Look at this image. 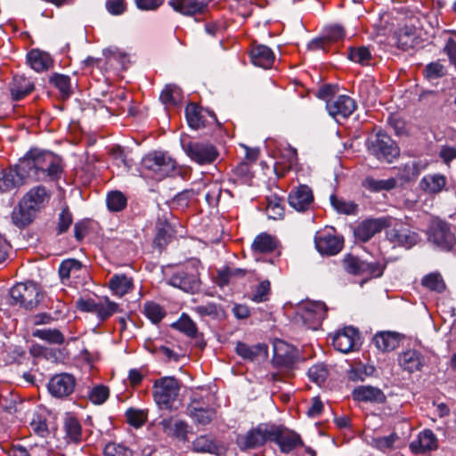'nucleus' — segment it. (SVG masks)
<instances>
[{"label":"nucleus","mask_w":456,"mask_h":456,"mask_svg":"<svg viewBox=\"0 0 456 456\" xmlns=\"http://www.w3.org/2000/svg\"><path fill=\"white\" fill-rule=\"evenodd\" d=\"M61 172V160L58 156L38 149L30 150L14 167L0 171V193L29 182L56 180Z\"/></svg>","instance_id":"f257e3e1"},{"label":"nucleus","mask_w":456,"mask_h":456,"mask_svg":"<svg viewBox=\"0 0 456 456\" xmlns=\"http://www.w3.org/2000/svg\"><path fill=\"white\" fill-rule=\"evenodd\" d=\"M51 198V192L45 186L38 185L31 188L21 199L19 206L12 213L15 225L23 227L29 224L36 215L43 209Z\"/></svg>","instance_id":"f03ea898"},{"label":"nucleus","mask_w":456,"mask_h":456,"mask_svg":"<svg viewBox=\"0 0 456 456\" xmlns=\"http://www.w3.org/2000/svg\"><path fill=\"white\" fill-rule=\"evenodd\" d=\"M366 146L369 153L382 162L392 163L400 156L396 142L382 131L369 136Z\"/></svg>","instance_id":"7ed1b4c3"},{"label":"nucleus","mask_w":456,"mask_h":456,"mask_svg":"<svg viewBox=\"0 0 456 456\" xmlns=\"http://www.w3.org/2000/svg\"><path fill=\"white\" fill-rule=\"evenodd\" d=\"M428 240L442 251H450L456 244V236L452 227L440 219H433L427 231Z\"/></svg>","instance_id":"20e7f679"},{"label":"nucleus","mask_w":456,"mask_h":456,"mask_svg":"<svg viewBox=\"0 0 456 456\" xmlns=\"http://www.w3.org/2000/svg\"><path fill=\"white\" fill-rule=\"evenodd\" d=\"M180 383L174 377L156 379L153 384V397L161 409H171L180 392Z\"/></svg>","instance_id":"39448f33"},{"label":"nucleus","mask_w":456,"mask_h":456,"mask_svg":"<svg viewBox=\"0 0 456 456\" xmlns=\"http://www.w3.org/2000/svg\"><path fill=\"white\" fill-rule=\"evenodd\" d=\"M142 165L145 169L152 172L158 180L173 175L176 169V161L163 151H153L147 154L142 159Z\"/></svg>","instance_id":"423d86ee"},{"label":"nucleus","mask_w":456,"mask_h":456,"mask_svg":"<svg viewBox=\"0 0 456 456\" xmlns=\"http://www.w3.org/2000/svg\"><path fill=\"white\" fill-rule=\"evenodd\" d=\"M344 270L354 275H362L366 278H378L383 274L385 265L378 261H366L353 255H346L342 260Z\"/></svg>","instance_id":"0eeeda50"},{"label":"nucleus","mask_w":456,"mask_h":456,"mask_svg":"<svg viewBox=\"0 0 456 456\" xmlns=\"http://www.w3.org/2000/svg\"><path fill=\"white\" fill-rule=\"evenodd\" d=\"M12 305L26 309L35 308L42 298L38 286L34 282H22L13 286L10 291Z\"/></svg>","instance_id":"6e6552de"},{"label":"nucleus","mask_w":456,"mask_h":456,"mask_svg":"<svg viewBox=\"0 0 456 456\" xmlns=\"http://www.w3.org/2000/svg\"><path fill=\"white\" fill-rule=\"evenodd\" d=\"M186 155L199 165H209L219 156L216 147L209 142L191 140L183 142Z\"/></svg>","instance_id":"1a4fd4ad"},{"label":"nucleus","mask_w":456,"mask_h":456,"mask_svg":"<svg viewBox=\"0 0 456 456\" xmlns=\"http://www.w3.org/2000/svg\"><path fill=\"white\" fill-rule=\"evenodd\" d=\"M199 263L192 262L175 272L168 279V284L186 292H194L200 288Z\"/></svg>","instance_id":"9d476101"},{"label":"nucleus","mask_w":456,"mask_h":456,"mask_svg":"<svg viewBox=\"0 0 456 456\" xmlns=\"http://www.w3.org/2000/svg\"><path fill=\"white\" fill-rule=\"evenodd\" d=\"M327 306L321 301H307L298 307V316L306 328L317 330L326 317Z\"/></svg>","instance_id":"9b49d317"},{"label":"nucleus","mask_w":456,"mask_h":456,"mask_svg":"<svg viewBox=\"0 0 456 456\" xmlns=\"http://www.w3.org/2000/svg\"><path fill=\"white\" fill-rule=\"evenodd\" d=\"M271 441L274 442L282 453L289 454L297 447L304 446L299 434L295 431L273 426L271 429Z\"/></svg>","instance_id":"f8f14e48"},{"label":"nucleus","mask_w":456,"mask_h":456,"mask_svg":"<svg viewBox=\"0 0 456 456\" xmlns=\"http://www.w3.org/2000/svg\"><path fill=\"white\" fill-rule=\"evenodd\" d=\"M272 428L273 426L267 424H260L246 434L240 435L237 437V444L241 450L262 446L267 440L271 441Z\"/></svg>","instance_id":"ddd939ff"},{"label":"nucleus","mask_w":456,"mask_h":456,"mask_svg":"<svg viewBox=\"0 0 456 456\" xmlns=\"http://www.w3.org/2000/svg\"><path fill=\"white\" fill-rule=\"evenodd\" d=\"M315 247L322 255L334 256L340 252L344 240L332 228L318 232L314 238Z\"/></svg>","instance_id":"4468645a"},{"label":"nucleus","mask_w":456,"mask_h":456,"mask_svg":"<svg viewBox=\"0 0 456 456\" xmlns=\"http://www.w3.org/2000/svg\"><path fill=\"white\" fill-rule=\"evenodd\" d=\"M391 222L392 218L389 216L367 219L354 229V237L362 242H366L384 228L391 226Z\"/></svg>","instance_id":"2eb2a0df"},{"label":"nucleus","mask_w":456,"mask_h":456,"mask_svg":"<svg viewBox=\"0 0 456 456\" xmlns=\"http://www.w3.org/2000/svg\"><path fill=\"white\" fill-rule=\"evenodd\" d=\"M326 109L334 118H346L355 110L356 103L350 96L341 94L328 99Z\"/></svg>","instance_id":"dca6fc26"},{"label":"nucleus","mask_w":456,"mask_h":456,"mask_svg":"<svg viewBox=\"0 0 456 456\" xmlns=\"http://www.w3.org/2000/svg\"><path fill=\"white\" fill-rule=\"evenodd\" d=\"M188 414L197 425L206 426L216 418V410L205 405L200 396L194 395L187 407Z\"/></svg>","instance_id":"f3484780"},{"label":"nucleus","mask_w":456,"mask_h":456,"mask_svg":"<svg viewBox=\"0 0 456 456\" xmlns=\"http://www.w3.org/2000/svg\"><path fill=\"white\" fill-rule=\"evenodd\" d=\"M75 378L67 373L57 374L48 382L49 393L56 398L69 396L75 389Z\"/></svg>","instance_id":"a211bd4d"},{"label":"nucleus","mask_w":456,"mask_h":456,"mask_svg":"<svg viewBox=\"0 0 456 456\" xmlns=\"http://www.w3.org/2000/svg\"><path fill=\"white\" fill-rule=\"evenodd\" d=\"M273 362L274 364L289 367L295 362L297 357V351L293 346L283 340L276 339L273 342Z\"/></svg>","instance_id":"6ab92c4d"},{"label":"nucleus","mask_w":456,"mask_h":456,"mask_svg":"<svg viewBox=\"0 0 456 456\" xmlns=\"http://www.w3.org/2000/svg\"><path fill=\"white\" fill-rule=\"evenodd\" d=\"M387 238L392 243L405 248H411L419 240L418 233L403 225L394 226L387 230Z\"/></svg>","instance_id":"aec40b11"},{"label":"nucleus","mask_w":456,"mask_h":456,"mask_svg":"<svg viewBox=\"0 0 456 456\" xmlns=\"http://www.w3.org/2000/svg\"><path fill=\"white\" fill-rule=\"evenodd\" d=\"M359 338V332L353 327H346L338 331L332 338V344L336 350L346 354L352 351Z\"/></svg>","instance_id":"412c9836"},{"label":"nucleus","mask_w":456,"mask_h":456,"mask_svg":"<svg viewBox=\"0 0 456 456\" xmlns=\"http://www.w3.org/2000/svg\"><path fill=\"white\" fill-rule=\"evenodd\" d=\"M297 151L295 148L288 145L281 151L274 170L279 176H284L289 170L297 168Z\"/></svg>","instance_id":"4be33fe9"},{"label":"nucleus","mask_w":456,"mask_h":456,"mask_svg":"<svg viewBox=\"0 0 456 456\" xmlns=\"http://www.w3.org/2000/svg\"><path fill=\"white\" fill-rule=\"evenodd\" d=\"M346 37L345 29L340 25H330L325 28L324 36L312 40L307 48L311 51L325 50V45L328 42H337Z\"/></svg>","instance_id":"5701e85b"},{"label":"nucleus","mask_w":456,"mask_h":456,"mask_svg":"<svg viewBox=\"0 0 456 456\" xmlns=\"http://www.w3.org/2000/svg\"><path fill=\"white\" fill-rule=\"evenodd\" d=\"M314 200L312 190L307 185H300L289 195V205L297 211L306 210Z\"/></svg>","instance_id":"b1692460"},{"label":"nucleus","mask_w":456,"mask_h":456,"mask_svg":"<svg viewBox=\"0 0 456 456\" xmlns=\"http://www.w3.org/2000/svg\"><path fill=\"white\" fill-rule=\"evenodd\" d=\"M395 44L403 51L415 47L419 43L417 29L413 26L405 25L394 35Z\"/></svg>","instance_id":"393cba45"},{"label":"nucleus","mask_w":456,"mask_h":456,"mask_svg":"<svg viewBox=\"0 0 456 456\" xmlns=\"http://www.w3.org/2000/svg\"><path fill=\"white\" fill-rule=\"evenodd\" d=\"M250 59L254 65L263 69H270L274 62L275 56L268 46L254 44L250 50Z\"/></svg>","instance_id":"a878e982"},{"label":"nucleus","mask_w":456,"mask_h":456,"mask_svg":"<svg viewBox=\"0 0 456 456\" xmlns=\"http://www.w3.org/2000/svg\"><path fill=\"white\" fill-rule=\"evenodd\" d=\"M279 246L278 240L269 233L262 232L256 236L252 244L251 250L254 256L269 254L276 250Z\"/></svg>","instance_id":"bb28decb"},{"label":"nucleus","mask_w":456,"mask_h":456,"mask_svg":"<svg viewBox=\"0 0 456 456\" xmlns=\"http://www.w3.org/2000/svg\"><path fill=\"white\" fill-rule=\"evenodd\" d=\"M447 184V178L441 174H428L419 181V189L427 194H438Z\"/></svg>","instance_id":"cd10ccee"},{"label":"nucleus","mask_w":456,"mask_h":456,"mask_svg":"<svg viewBox=\"0 0 456 456\" xmlns=\"http://www.w3.org/2000/svg\"><path fill=\"white\" fill-rule=\"evenodd\" d=\"M352 397L358 402L366 403H383L386 399L384 393L377 387L371 386H360L352 392Z\"/></svg>","instance_id":"c85d7f7f"},{"label":"nucleus","mask_w":456,"mask_h":456,"mask_svg":"<svg viewBox=\"0 0 456 456\" xmlns=\"http://www.w3.org/2000/svg\"><path fill=\"white\" fill-rule=\"evenodd\" d=\"M437 446V438L429 429H426L419 433L418 439L411 442L410 444L411 451L417 453L436 450Z\"/></svg>","instance_id":"c756f323"},{"label":"nucleus","mask_w":456,"mask_h":456,"mask_svg":"<svg viewBox=\"0 0 456 456\" xmlns=\"http://www.w3.org/2000/svg\"><path fill=\"white\" fill-rule=\"evenodd\" d=\"M400 366L409 371L414 372L420 370L425 364L423 355L416 350H407L399 356Z\"/></svg>","instance_id":"7c9ffc66"},{"label":"nucleus","mask_w":456,"mask_h":456,"mask_svg":"<svg viewBox=\"0 0 456 456\" xmlns=\"http://www.w3.org/2000/svg\"><path fill=\"white\" fill-rule=\"evenodd\" d=\"M27 60L30 67L37 72L47 70L53 65L51 55L38 49H32L28 53Z\"/></svg>","instance_id":"2f4dec72"},{"label":"nucleus","mask_w":456,"mask_h":456,"mask_svg":"<svg viewBox=\"0 0 456 456\" xmlns=\"http://www.w3.org/2000/svg\"><path fill=\"white\" fill-rule=\"evenodd\" d=\"M109 288L115 296L123 297L134 289V281L124 273H117L110 277Z\"/></svg>","instance_id":"473e14b6"},{"label":"nucleus","mask_w":456,"mask_h":456,"mask_svg":"<svg viewBox=\"0 0 456 456\" xmlns=\"http://www.w3.org/2000/svg\"><path fill=\"white\" fill-rule=\"evenodd\" d=\"M159 425L167 436L187 440L188 425L185 421L168 418L162 419Z\"/></svg>","instance_id":"72a5a7b5"},{"label":"nucleus","mask_w":456,"mask_h":456,"mask_svg":"<svg viewBox=\"0 0 456 456\" xmlns=\"http://www.w3.org/2000/svg\"><path fill=\"white\" fill-rule=\"evenodd\" d=\"M429 165L427 159H418L406 163L399 172V177L403 182L414 181L421 172L425 171Z\"/></svg>","instance_id":"f704fd0d"},{"label":"nucleus","mask_w":456,"mask_h":456,"mask_svg":"<svg viewBox=\"0 0 456 456\" xmlns=\"http://www.w3.org/2000/svg\"><path fill=\"white\" fill-rule=\"evenodd\" d=\"M169 4L183 15L202 13L207 8V4L198 0H169Z\"/></svg>","instance_id":"c9c22d12"},{"label":"nucleus","mask_w":456,"mask_h":456,"mask_svg":"<svg viewBox=\"0 0 456 456\" xmlns=\"http://www.w3.org/2000/svg\"><path fill=\"white\" fill-rule=\"evenodd\" d=\"M10 90L12 99L20 101L34 90V85L25 77L15 76L10 86Z\"/></svg>","instance_id":"e433bc0d"},{"label":"nucleus","mask_w":456,"mask_h":456,"mask_svg":"<svg viewBox=\"0 0 456 456\" xmlns=\"http://www.w3.org/2000/svg\"><path fill=\"white\" fill-rule=\"evenodd\" d=\"M180 331L186 334L188 337L196 339V345L200 348H203L206 343L198 333V329L195 322L187 315L183 314L176 323L174 324Z\"/></svg>","instance_id":"4c0bfd02"},{"label":"nucleus","mask_w":456,"mask_h":456,"mask_svg":"<svg viewBox=\"0 0 456 456\" xmlns=\"http://www.w3.org/2000/svg\"><path fill=\"white\" fill-rule=\"evenodd\" d=\"M185 115L189 126L193 129H200L206 126L204 110L195 103H190L185 109Z\"/></svg>","instance_id":"58836bf2"},{"label":"nucleus","mask_w":456,"mask_h":456,"mask_svg":"<svg viewBox=\"0 0 456 456\" xmlns=\"http://www.w3.org/2000/svg\"><path fill=\"white\" fill-rule=\"evenodd\" d=\"M161 102L166 107H174L182 102V90L175 85H167L159 95Z\"/></svg>","instance_id":"ea45409f"},{"label":"nucleus","mask_w":456,"mask_h":456,"mask_svg":"<svg viewBox=\"0 0 456 456\" xmlns=\"http://www.w3.org/2000/svg\"><path fill=\"white\" fill-rule=\"evenodd\" d=\"M362 184L366 190L371 192H379L394 189L396 186V180L395 178L377 180L372 176H367L362 181Z\"/></svg>","instance_id":"a19ab883"},{"label":"nucleus","mask_w":456,"mask_h":456,"mask_svg":"<svg viewBox=\"0 0 456 456\" xmlns=\"http://www.w3.org/2000/svg\"><path fill=\"white\" fill-rule=\"evenodd\" d=\"M82 270V264L73 258L63 260L59 267L60 277L64 282L71 277H77L78 273Z\"/></svg>","instance_id":"79ce46f5"},{"label":"nucleus","mask_w":456,"mask_h":456,"mask_svg":"<svg viewBox=\"0 0 456 456\" xmlns=\"http://www.w3.org/2000/svg\"><path fill=\"white\" fill-rule=\"evenodd\" d=\"M373 343L376 347L382 351H391L398 346V339L392 332H380L373 338Z\"/></svg>","instance_id":"37998d69"},{"label":"nucleus","mask_w":456,"mask_h":456,"mask_svg":"<svg viewBox=\"0 0 456 456\" xmlns=\"http://www.w3.org/2000/svg\"><path fill=\"white\" fill-rule=\"evenodd\" d=\"M32 336L49 344L61 345L64 342L63 334L57 329H37L32 332Z\"/></svg>","instance_id":"c03bdc74"},{"label":"nucleus","mask_w":456,"mask_h":456,"mask_svg":"<svg viewBox=\"0 0 456 456\" xmlns=\"http://www.w3.org/2000/svg\"><path fill=\"white\" fill-rule=\"evenodd\" d=\"M266 346L263 344L248 346L242 342L236 345V353L245 360L253 361L257 355L265 353Z\"/></svg>","instance_id":"a18cd8bd"},{"label":"nucleus","mask_w":456,"mask_h":456,"mask_svg":"<svg viewBox=\"0 0 456 456\" xmlns=\"http://www.w3.org/2000/svg\"><path fill=\"white\" fill-rule=\"evenodd\" d=\"M67 437L73 443H78L82 437V428L79 421L73 416H68L64 421Z\"/></svg>","instance_id":"49530a36"},{"label":"nucleus","mask_w":456,"mask_h":456,"mask_svg":"<svg viewBox=\"0 0 456 456\" xmlns=\"http://www.w3.org/2000/svg\"><path fill=\"white\" fill-rule=\"evenodd\" d=\"M348 59L362 66L370 64L372 59L370 49L366 46L350 47L348 50Z\"/></svg>","instance_id":"de8ad7c7"},{"label":"nucleus","mask_w":456,"mask_h":456,"mask_svg":"<svg viewBox=\"0 0 456 456\" xmlns=\"http://www.w3.org/2000/svg\"><path fill=\"white\" fill-rule=\"evenodd\" d=\"M330 203L338 213L345 215H354L357 212V204L351 200L338 198L336 195L330 196Z\"/></svg>","instance_id":"09e8293b"},{"label":"nucleus","mask_w":456,"mask_h":456,"mask_svg":"<svg viewBox=\"0 0 456 456\" xmlns=\"http://www.w3.org/2000/svg\"><path fill=\"white\" fill-rule=\"evenodd\" d=\"M118 311L119 305L117 303L105 298L104 301L98 302L96 314L101 321H104Z\"/></svg>","instance_id":"8fccbe9b"},{"label":"nucleus","mask_w":456,"mask_h":456,"mask_svg":"<svg viewBox=\"0 0 456 456\" xmlns=\"http://www.w3.org/2000/svg\"><path fill=\"white\" fill-rule=\"evenodd\" d=\"M421 284L437 293H441L445 289V283L444 279L439 273H429L426 275L421 281Z\"/></svg>","instance_id":"3c124183"},{"label":"nucleus","mask_w":456,"mask_h":456,"mask_svg":"<svg viewBox=\"0 0 456 456\" xmlns=\"http://www.w3.org/2000/svg\"><path fill=\"white\" fill-rule=\"evenodd\" d=\"M398 436L395 433H392L387 436H378L372 438L370 444L372 447L386 452L394 447L395 443L398 440Z\"/></svg>","instance_id":"603ef678"},{"label":"nucleus","mask_w":456,"mask_h":456,"mask_svg":"<svg viewBox=\"0 0 456 456\" xmlns=\"http://www.w3.org/2000/svg\"><path fill=\"white\" fill-rule=\"evenodd\" d=\"M307 374L313 382L321 386L328 378L329 370L326 365L318 363L309 368Z\"/></svg>","instance_id":"864d4df0"},{"label":"nucleus","mask_w":456,"mask_h":456,"mask_svg":"<svg viewBox=\"0 0 456 456\" xmlns=\"http://www.w3.org/2000/svg\"><path fill=\"white\" fill-rule=\"evenodd\" d=\"M145 315L153 322H159L165 316L166 313L163 308L157 303L147 302L144 305Z\"/></svg>","instance_id":"5fc2aeb1"},{"label":"nucleus","mask_w":456,"mask_h":456,"mask_svg":"<svg viewBox=\"0 0 456 456\" xmlns=\"http://www.w3.org/2000/svg\"><path fill=\"white\" fill-rule=\"evenodd\" d=\"M271 283L268 280L262 281L252 293L251 299L256 303L265 302L269 299Z\"/></svg>","instance_id":"6e6d98bb"},{"label":"nucleus","mask_w":456,"mask_h":456,"mask_svg":"<svg viewBox=\"0 0 456 456\" xmlns=\"http://www.w3.org/2000/svg\"><path fill=\"white\" fill-rule=\"evenodd\" d=\"M50 83H52L60 92L66 96H69L71 93L70 90V78L67 75L55 73L50 77Z\"/></svg>","instance_id":"4d7b16f0"},{"label":"nucleus","mask_w":456,"mask_h":456,"mask_svg":"<svg viewBox=\"0 0 456 456\" xmlns=\"http://www.w3.org/2000/svg\"><path fill=\"white\" fill-rule=\"evenodd\" d=\"M107 206L111 211H120L126 206V199L120 191H112L108 194Z\"/></svg>","instance_id":"13d9d810"},{"label":"nucleus","mask_w":456,"mask_h":456,"mask_svg":"<svg viewBox=\"0 0 456 456\" xmlns=\"http://www.w3.org/2000/svg\"><path fill=\"white\" fill-rule=\"evenodd\" d=\"M127 422L134 427H142L147 419V412L142 410L130 408L126 412Z\"/></svg>","instance_id":"bf43d9fd"},{"label":"nucleus","mask_w":456,"mask_h":456,"mask_svg":"<svg viewBox=\"0 0 456 456\" xmlns=\"http://www.w3.org/2000/svg\"><path fill=\"white\" fill-rule=\"evenodd\" d=\"M109 387L103 385H100L92 388L89 394V399L94 404H102L109 398Z\"/></svg>","instance_id":"052dcab7"},{"label":"nucleus","mask_w":456,"mask_h":456,"mask_svg":"<svg viewBox=\"0 0 456 456\" xmlns=\"http://www.w3.org/2000/svg\"><path fill=\"white\" fill-rule=\"evenodd\" d=\"M424 72L426 77L431 80L444 77L446 69L440 61H434L426 66Z\"/></svg>","instance_id":"680f3d73"},{"label":"nucleus","mask_w":456,"mask_h":456,"mask_svg":"<svg viewBox=\"0 0 456 456\" xmlns=\"http://www.w3.org/2000/svg\"><path fill=\"white\" fill-rule=\"evenodd\" d=\"M104 456H132V452L123 444L116 443H109L106 444L104 451Z\"/></svg>","instance_id":"e2e57ef3"},{"label":"nucleus","mask_w":456,"mask_h":456,"mask_svg":"<svg viewBox=\"0 0 456 456\" xmlns=\"http://www.w3.org/2000/svg\"><path fill=\"white\" fill-rule=\"evenodd\" d=\"M193 450L200 452H211L215 449L213 441L207 436H200L192 443Z\"/></svg>","instance_id":"0e129e2a"},{"label":"nucleus","mask_w":456,"mask_h":456,"mask_svg":"<svg viewBox=\"0 0 456 456\" xmlns=\"http://www.w3.org/2000/svg\"><path fill=\"white\" fill-rule=\"evenodd\" d=\"M193 311L200 316L216 317L219 313V307L215 303L199 305L193 307Z\"/></svg>","instance_id":"69168bd1"},{"label":"nucleus","mask_w":456,"mask_h":456,"mask_svg":"<svg viewBox=\"0 0 456 456\" xmlns=\"http://www.w3.org/2000/svg\"><path fill=\"white\" fill-rule=\"evenodd\" d=\"M72 215L68 208H64L59 215L57 230L58 233H63L68 231L72 224Z\"/></svg>","instance_id":"338daca9"},{"label":"nucleus","mask_w":456,"mask_h":456,"mask_svg":"<svg viewBox=\"0 0 456 456\" xmlns=\"http://www.w3.org/2000/svg\"><path fill=\"white\" fill-rule=\"evenodd\" d=\"M234 175L237 176V178L242 183H248L251 180V178H252V174H251V171H250V167L246 162L240 163L234 168Z\"/></svg>","instance_id":"774afa93"}]
</instances>
